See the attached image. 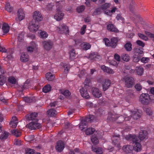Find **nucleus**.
I'll list each match as a JSON object with an SVG mask.
<instances>
[{
    "label": "nucleus",
    "mask_w": 154,
    "mask_h": 154,
    "mask_svg": "<svg viewBox=\"0 0 154 154\" xmlns=\"http://www.w3.org/2000/svg\"><path fill=\"white\" fill-rule=\"evenodd\" d=\"M33 18L35 21H32L29 23L28 29L31 32H35L38 30L39 27L38 22L42 21L43 17L39 12L35 11L33 13Z\"/></svg>",
    "instance_id": "1"
},
{
    "label": "nucleus",
    "mask_w": 154,
    "mask_h": 154,
    "mask_svg": "<svg viewBox=\"0 0 154 154\" xmlns=\"http://www.w3.org/2000/svg\"><path fill=\"white\" fill-rule=\"evenodd\" d=\"M125 139L127 140L134 143L133 146L134 150L137 152H139L141 150V145L138 142V137L136 135L129 134L125 136Z\"/></svg>",
    "instance_id": "2"
},
{
    "label": "nucleus",
    "mask_w": 154,
    "mask_h": 154,
    "mask_svg": "<svg viewBox=\"0 0 154 154\" xmlns=\"http://www.w3.org/2000/svg\"><path fill=\"white\" fill-rule=\"evenodd\" d=\"M62 1H60L56 2V4L57 13L54 16V18L57 21L62 20L64 16V14L62 12L61 10L62 8Z\"/></svg>",
    "instance_id": "3"
},
{
    "label": "nucleus",
    "mask_w": 154,
    "mask_h": 154,
    "mask_svg": "<svg viewBox=\"0 0 154 154\" xmlns=\"http://www.w3.org/2000/svg\"><path fill=\"white\" fill-rule=\"evenodd\" d=\"M131 118V117H125L124 118L122 116H119L117 115H115L111 112H109L108 113L107 120L108 121L113 122L115 121L116 119H119V120L120 121V122H121L122 121L124 120L125 121H129Z\"/></svg>",
    "instance_id": "4"
},
{
    "label": "nucleus",
    "mask_w": 154,
    "mask_h": 154,
    "mask_svg": "<svg viewBox=\"0 0 154 154\" xmlns=\"http://www.w3.org/2000/svg\"><path fill=\"white\" fill-rule=\"evenodd\" d=\"M94 118V116L93 115H90L89 116H87L85 118L82 119L81 123L79 125V128L82 130L84 129V126L87 125L88 123L91 122Z\"/></svg>",
    "instance_id": "5"
},
{
    "label": "nucleus",
    "mask_w": 154,
    "mask_h": 154,
    "mask_svg": "<svg viewBox=\"0 0 154 154\" xmlns=\"http://www.w3.org/2000/svg\"><path fill=\"white\" fill-rule=\"evenodd\" d=\"M150 99V96L148 94L143 93L140 97V101L141 103L143 104H148Z\"/></svg>",
    "instance_id": "6"
},
{
    "label": "nucleus",
    "mask_w": 154,
    "mask_h": 154,
    "mask_svg": "<svg viewBox=\"0 0 154 154\" xmlns=\"http://www.w3.org/2000/svg\"><path fill=\"white\" fill-rule=\"evenodd\" d=\"M124 80L125 85L128 88L132 87L135 83L134 79L132 77L130 76L125 77Z\"/></svg>",
    "instance_id": "7"
},
{
    "label": "nucleus",
    "mask_w": 154,
    "mask_h": 154,
    "mask_svg": "<svg viewBox=\"0 0 154 154\" xmlns=\"http://www.w3.org/2000/svg\"><path fill=\"white\" fill-rule=\"evenodd\" d=\"M27 126L31 130H35L40 128L41 127L40 124L36 122H32L27 125Z\"/></svg>",
    "instance_id": "8"
},
{
    "label": "nucleus",
    "mask_w": 154,
    "mask_h": 154,
    "mask_svg": "<svg viewBox=\"0 0 154 154\" xmlns=\"http://www.w3.org/2000/svg\"><path fill=\"white\" fill-rule=\"evenodd\" d=\"M59 30V32L60 33H65L66 34L69 32L68 27L66 25L63 23L60 24L57 27Z\"/></svg>",
    "instance_id": "9"
},
{
    "label": "nucleus",
    "mask_w": 154,
    "mask_h": 154,
    "mask_svg": "<svg viewBox=\"0 0 154 154\" xmlns=\"http://www.w3.org/2000/svg\"><path fill=\"white\" fill-rule=\"evenodd\" d=\"M91 92L95 97L99 98L102 96L101 92L98 88L93 87L91 89Z\"/></svg>",
    "instance_id": "10"
},
{
    "label": "nucleus",
    "mask_w": 154,
    "mask_h": 154,
    "mask_svg": "<svg viewBox=\"0 0 154 154\" xmlns=\"http://www.w3.org/2000/svg\"><path fill=\"white\" fill-rule=\"evenodd\" d=\"M57 151L59 152H62L64 148V144L63 142L61 140H59L57 143L55 147Z\"/></svg>",
    "instance_id": "11"
},
{
    "label": "nucleus",
    "mask_w": 154,
    "mask_h": 154,
    "mask_svg": "<svg viewBox=\"0 0 154 154\" xmlns=\"http://www.w3.org/2000/svg\"><path fill=\"white\" fill-rule=\"evenodd\" d=\"M86 88L87 87H85L82 88L80 89V92L82 97L86 99H88L90 97Z\"/></svg>",
    "instance_id": "12"
},
{
    "label": "nucleus",
    "mask_w": 154,
    "mask_h": 154,
    "mask_svg": "<svg viewBox=\"0 0 154 154\" xmlns=\"http://www.w3.org/2000/svg\"><path fill=\"white\" fill-rule=\"evenodd\" d=\"M138 137L140 140H146L148 138L147 132L145 130L140 131L139 133Z\"/></svg>",
    "instance_id": "13"
},
{
    "label": "nucleus",
    "mask_w": 154,
    "mask_h": 154,
    "mask_svg": "<svg viewBox=\"0 0 154 154\" xmlns=\"http://www.w3.org/2000/svg\"><path fill=\"white\" fill-rule=\"evenodd\" d=\"M43 45L45 49L47 50H50L52 47L53 43L50 41H44L43 42Z\"/></svg>",
    "instance_id": "14"
},
{
    "label": "nucleus",
    "mask_w": 154,
    "mask_h": 154,
    "mask_svg": "<svg viewBox=\"0 0 154 154\" xmlns=\"http://www.w3.org/2000/svg\"><path fill=\"white\" fill-rule=\"evenodd\" d=\"M111 81L109 79H106L103 82L102 85L103 90L104 91L106 90L110 85Z\"/></svg>",
    "instance_id": "15"
},
{
    "label": "nucleus",
    "mask_w": 154,
    "mask_h": 154,
    "mask_svg": "<svg viewBox=\"0 0 154 154\" xmlns=\"http://www.w3.org/2000/svg\"><path fill=\"white\" fill-rule=\"evenodd\" d=\"M18 17L15 19L17 21H18V20L19 21H20L24 18L25 14L22 9H20L18 10Z\"/></svg>",
    "instance_id": "16"
},
{
    "label": "nucleus",
    "mask_w": 154,
    "mask_h": 154,
    "mask_svg": "<svg viewBox=\"0 0 154 154\" xmlns=\"http://www.w3.org/2000/svg\"><path fill=\"white\" fill-rule=\"evenodd\" d=\"M120 135H114L112 138V143L116 146L118 147H119V140H120Z\"/></svg>",
    "instance_id": "17"
},
{
    "label": "nucleus",
    "mask_w": 154,
    "mask_h": 154,
    "mask_svg": "<svg viewBox=\"0 0 154 154\" xmlns=\"http://www.w3.org/2000/svg\"><path fill=\"white\" fill-rule=\"evenodd\" d=\"M107 29L109 31L117 32L119 30L114 25L112 24H109L107 26Z\"/></svg>",
    "instance_id": "18"
},
{
    "label": "nucleus",
    "mask_w": 154,
    "mask_h": 154,
    "mask_svg": "<svg viewBox=\"0 0 154 154\" xmlns=\"http://www.w3.org/2000/svg\"><path fill=\"white\" fill-rule=\"evenodd\" d=\"M101 68L104 72L111 74H113L114 73V71L112 69L106 67L104 65L101 66Z\"/></svg>",
    "instance_id": "19"
},
{
    "label": "nucleus",
    "mask_w": 154,
    "mask_h": 154,
    "mask_svg": "<svg viewBox=\"0 0 154 154\" xmlns=\"http://www.w3.org/2000/svg\"><path fill=\"white\" fill-rule=\"evenodd\" d=\"M89 58L91 60H97V59H100V55L97 54L96 53L92 52L91 53L89 56Z\"/></svg>",
    "instance_id": "20"
},
{
    "label": "nucleus",
    "mask_w": 154,
    "mask_h": 154,
    "mask_svg": "<svg viewBox=\"0 0 154 154\" xmlns=\"http://www.w3.org/2000/svg\"><path fill=\"white\" fill-rule=\"evenodd\" d=\"M118 40L117 38L113 37L110 40V46L113 48H115L117 45Z\"/></svg>",
    "instance_id": "21"
},
{
    "label": "nucleus",
    "mask_w": 154,
    "mask_h": 154,
    "mask_svg": "<svg viewBox=\"0 0 154 154\" xmlns=\"http://www.w3.org/2000/svg\"><path fill=\"white\" fill-rule=\"evenodd\" d=\"M141 114L138 111H131V117H132L134 119H137L140 118Z\"/></svg>",
    "instance_id": "22"
},
{
    "label": "nucleus",
    "mask_w": 154,
    "mask_h": 154,
    "mask_svg": "<svg viewBox=\"0 0 154 154\" xmlns=\"http://www.w3.org/2000/svg\"><path fill=\"white\" fill-rule=\"evenodd\" d=\"M81 47L82 49L84 50H87L91 47V45L89 43L83 42L81 44Z\"/></svg>",
    "instance_id": "23"
},
{
    "label": "nucleus",
    "mask_w": 154,
    "mask_h": 154,
    "mask_svg": "<svg viewBox=\"0 0 154 154\" xmlns=\"http://www.w3.org/2000/svg\"><path fill=\"white\" fill-rule=\"evenodd\" d=\"M10 134L6 131H5L2 132L0 136V140L2 141H4L7 139Z\"/></svg>",
    "instance_id": "24"
},
{
    "label": "nucleus",
    "mask_w": 154,
    "mask_h": 154,
    "mask_svg": "<svg viewBox=\"0 0 154 154\" xmlns=\"http://www.w3.org/2000/svg\"><path fill=\"white\" fill-rule=\"evenodd\" d=\"M20 60L23 62H25L28 61L29 60L28 55L26 53H22L21 54Z\"/></svg>",
    "instance_id": "25"
},
{
    "label": "nucleus",
    "mask_w": 154,
    "mask_h": 154,
    "mask_svg": "<svg viewBox=\"0 0 154 154\" xmlns=\"http://www.w3.org/2000/svg\"><path fill=\"white\" fill-rule=\"evenodd\" d=\"M38 115L36 112H32L28 115L27 119L29 120H35Z\"/></svg>",
    "instance_id": "26"
},
{
    "label": "nucleus",
    "mask_w": 154,
    "mask_h": 154,
    "mask_svg": "<svg viewBox=\"0 0 154 154\" xmlns=\"http://www.w3.org/2000/svg\"><path fill=\"white\" fill-rule=\"evenodd\" d=\"M47 114L49 116L52 117L56 116L57 112L55 110L51 109H48L47 111Z\"/></svg>",
    "instance_id": "27"
},
{
    "label": "nucleus",
    "mask_w": 154,
    "mask_h": 154,
    "mask_svg": "<svg viewBox=\"0 0 154 154\" xmlns=\"http://www.w3.org/2000/svg\"><path fill=\"white\" fill-rule=\"evenodd\" d=\"M28 83L29 82L27 81H26L25 82L23 85L20 86L18 89L19 92H22L24 89L28 88L29 87Z\"/></svg>",
    "instance_id": "28"
},
{
    "label": "nucleus",
    "mask_w": 154,
    "mask_h": 154,
    "mask_svg": "<svg viewBox=\"0 0 154 154\" xmlns=\"http://www.w3.org/2000/svg\"><path fill=\"white\" fill-rule=\"evenodd\" d=\"M133 148V147L130 145H125L123 146V149L126 153H130Z\"/></svg>",
    "instance_id": "29"
},
{
    "label": "nucleus",
    "mask_w": 154,
    "mask_h": 154,
    "mask_svg": "<svg viewBox=\"0 0 154 154\" xmlns=\"http://www.w3.org/2000/svg\"><path fill=\"white\" fill-rule=\"evenodd\" d=\"M92 150L95 152L97 154H102V149L101 148H96L95 146H93L92 147Z\"/></svg>",
    "instance_id": "30"
},
{
    "label": "nucleus",
    "mask_w": 154,
    "mask_h": 154,
    "mask_svg": "<svg viewBox=\"0 0 154 154\" xmlns=\"http://www.w3.org/2000/svg\"><path fill=\"white\" fill-rule=\"evenodd\" d=\"M10 27L6 23H4L2 26V29L3 32L5 33H7L9 31Z\"/></svg>",
    "instance_id": "31"
},
{
    "label": "nucleus",
    "mask_w": 154,
    "mask_h": 154,
    "mask_svg": "<svg viewBox=\"0 0 154 154\" xmlns=\"http://www.w3.org/2000/svg\"><path fill=\"white\" fill-rule=\"evenodd\" d=\"M135 70L138 75H141L143 72L144 69L141 66L136 67Z\"/></svg>",
    "instance_id": "32"
},
{
    "label": "nucleus",
    "mask_w": 154,
    "mask_h": 154,
    "mask_svg": "<svg viewBox=\"0 0 154 154\" xmlns=\"http://www.w3.org/2000/svg\"><path fill=\"white\" fill-rule=\"evenodd\" d=\"M132 44L130 42H127L124 45V47L127 51H130L132 50Z\"/></svg>",
    "instance_id": "33"
},
{
    "label": "nucleus",
    "mask_w": 154,
    "mask_h": 154,
    "mask_svg": "<svg viewBox=\"0 0 154 154\" xmlns=\"http://www.w3.org/2000/svg\"><path fill=\"white\" fill-rule=\"evenodd\" d=\"M51 89V87L50 85L48 84L44 86L42 89V91L45 93L48 92Z\"/></svg>",
    "instance_id": "34"
},
{
    "label": "nucleus",
    "mask_w": 154,
    "mask_h": 154,
    "mask_svg": "<svg viewBox=\"0 0 154 154\" xmlns=\"http://www.w3.org/2000/svg\"><path fill=\"white\" fill-rule=\"evenodd\" d=\"M54 75L51 72H48L46 74V78L49 81H52L54 79Z\"/></svg>",
    "instance_id": "35"
},
{
    "label": "nucleus",
    "mask_w": 154,
    "mask_h": 154,
    "mask_svg": "<svg viewBox=\"0 0 154 154\" xmlns=\"http://www.w3.org/2000/svg\"><path fill=\"white\" fill-rule=\"evenodd\" d=\"M5 9L8 12H11L12 11L13 8L11 6L9 3H6L5 6Z\"/></svg>",
    "instance_id": "36"
},
{
    "label": "nucleus",
    "mask_w": 154,
    "mask_h": 154,
    "mask_svg": "<svg viewBox=\"0 0 154 154\" xmlns=\"http://www.w3.org/2000/svg\"><path fill=\"white\" fill-rule=\"evenodd\" d=\"M12 134L16 137H19L21 135V132L19 131L17 129L13 130L11 131Z\"/></svg>",
    "instance_id": "37"
},
{
    "label": "nucleus",
    "mask_w": 154,
    "mask_h": 154,
    "mask_svg": "<svg viewBox=\"0 0 154 154\" xmlns=\"http://www.w3.org/2000/svg\"><path fill=\"white\" fill-rule=\"evenodd\" d=\"M95 131L94 128H89L87 129L85 131L86 134L87 135H89L93 134Z\"/></svg>",
    "instance_id": "38"
},
{
    "label": "nucleus",
    "mask_w": 154,
    "mask_h": 154,
    "mask_svg": "<svg viewBox=\"0 0 154 154\" xmlns=\"http://www.w3.org/2000/svg\"><path fill=\"white\" fill-rule=\"evenodd\" d=\"M122 59L124 61L127 62L129 61L130 57L127 54H123L121 56Z\"/></svg>",
    "instance_id": "39"
},
{
    "label": "nucleus",
    "mask_w": 154,
    "mask_h": 154,
    "mask_svg": "<svg viewBox=\"0 0 154 154\" xmlns=\"http://www.w3.org/2000/svg\"><path fill=\"white\" fill-rule=\"evenodd\" d=\"M75 53L74 49H72L69 53L70 58L71 60H73L75 57Z\"/></svg>",
    "instance_id": "40"
},
{
    "label": "nucleus",
    "mask_w": 154,
    "mask_h": 154,
    "mask_svg": "<svg viewBox=\"0 0 154 154\" xmlns=\"http://www.w3.org/2000/svg\"><path fill=\"white\" fill-rule=\"evenodd\" d=\"M6 81V78L3 75H0V85H3Z\"/></svg>",
    "instance_id": "41"
},
{
    "label": "nucleus",
    "mask_w": 154,
    "mask_h": 154,
    "mask_svg": "<svg viewBox=\"0 0 154 154\" xmlns=\"http://www.w3.org/2000/svg\"><path fill=\"white\" fill-rule=\"evenodd\" d=\"M91 140L92 142L94 144H96L98 143L99 140L96 136L93 135L91 138Z\"/></svg>",
    "instance_id": "42"
},
{
    "label": "nucleus",
    "mask_w": 154,
    "mask_h": 154,
    "mask_svg": "<svg viewBox=\"0 0 154 154\" xmlns=\"http://www.w3.org/2000/svg\"><path fill=\"white\" fill-rule=\"evenodd\" d=\"M24 100L26 102L28 103H32L35 102V100L34 97H25L24 99Z\"/></svg>",
    "instance_id": "43"
},
{
    "label": "nucleus",
    "mask_w": 154,
    "mask_h": 154,
    "mask_svg": "<svg viewBox=\"0 0 154 154\" xmlns=\"http://www.w3.org/2000/svg\"><path fill=\"white\" fill-rule=\"evenodd\" d=\"M85 9V6L82 5L76 8V11L79 13H81L83 12Z\"/></svg>",
    "instance_id": "44"
},
{
    "label": "nucleus",
    "mask_w": 154,
    "mask_h": 154,
    "mask_svg": "<svg viewBox=\"0 0 154 154\" xmlns=\"http://www.w3.org/2000/svg\"><path fill=\"white\" fill-rule=\"evenodd\" d=\"M110 6V4L109 3H105V4L101 5L100 6V8L102 10H105L109 8Z\"/></svg>",
    "instance_id": "45"
},
{
    "label": "nucleus",
    "mask_w": 154,
    "mask_h": 154,
    "mask_svg": "<svg viewBox=\"0 0 154 154\" xmlns=\"http://www.w3.org/2000/svg\"><path fill=\"white\" fill-rule=\"evenodd\" d=\"M17 121L13 120L11 121L9 123V125L11 127L13 128H16L17 125Z\"/></svg>",
    "instance_id": "46"
},
{
    "label": "nucleus",
    "mask_w": 154,
    "mask_h": 154,
    "mask_svg": "<svg viewBox=\"0 0 154 154\" xmlns=\"http://www.w3.org/2000/svg\"><path fill=\"white\" fill-rule=\"evenodd\" d=\"M26 154H34L35 151L32 149L27 148L25 150Z\"/></svg>",
    "instance_id": "47"
},
{
    "label": "nucleus",
    "mask_w": 154,
    "mask_h": 154,
    "mask_svg": "<svg viewBox=\"0 0 154 154\" xmlns=\"http://www.w3.org/2000/svg\"><path fill=\"white\" fill-rule=\"evenodd\" d=\"M140 59V56L134 55L133 57V61L134 62L137 63L138 62Z\"/></svg>",
    "instance_id": "48"
},
{
    "label": "nucleus",
    "mask_w": 154,
    "mask_h": 154,
    "mask_svg": "<svg viewBox=\"0 0 154 154\" xmlns=\"http://www.w3.org/2000/svg\"><path fill=\"white\" fill-rule=\"evenodd\" d=\"M8 82L12 84H14L16 82V79L13 77H10L8 79Z\"/></svg>",
    "instance_id": "49"
},
{
    "label": "nucleus",
    "mask_w": 154,
    "mask_h": 154,
    "mask_svg": "<svg viewBox=\"0 0 154 154\" xmlns=\"http://www.w3.org/2000/svg\"><path fill=\"white\" fill-rule=\"evenodd\" d=\"M103 41L104 42L105 45L107 46H110V42L109 39L107 38H104L103 39Z\"/></svg>",
    "instance_id": "50"
},
{
    "label": "nucleus",
    "mask_w": 154,
    "mask_h": 154,
    "mask_svg": "<svg viewBox=\"0 0 154 154\" xmlns=\"http://www.w3.org/2000/svg\"><path fill=\"white\" fill-rule=\"evenodd\" d=\"M138 36L142 39L145 41L148 40V38L147 37L143 34L141 33H138Z\"/></svg>",
    "instance_id": "51"
},
{
    "label": "nucleus",
    "mask_w": 154,
    "mask_h": 154,
    "mask_svg": "<svg viewBox=\"0 0 154 154\" xmlns=\"http://www.w3.org/2000/svg\"><path fill=\"white\" fill-rule=\"evenodd\" d=\"M41 38H46L48 36L47 33L44 31H41L40 33Z\"/></svg>",
    "instance_id": "52"
},
{
    "label": "nucleus",
    "mask_w": 154,
    "mask_h": 154,
    "mask_svg": "<svg viewBox=\"0 0 154 154\" xmlns=\"http://www.w3.org/2000/svg\"><path fill=\"white\" fill-rule=\"evenodd\" d=\"M90 79L88 78L86 79L85 80V81L84 82V84L85 85V86L86 87H87L89 85V84L90 83Z\"/></svg>",
    "instance_id": "53"
},
{
    "label": "nucleus",
    "mask_w": 154,
    "mask_h": 154,
    "mask_svg": "<svg viewBox=\"0 0 154 154\" xmlns=\"http://www.w3.org/2000/svg\"><path fill=\"white\" fill-rule=\"evenodd\" d=\"M145 33L146 35L149 36L150 38H154V34L152 33L146 31H145Z\"/></svg>",
    "instance_id": "54"
},
{
    "label": "nucleus",
    "mask_w": 154,
    "mask_h": 154,
    "mask_svg": "<svg viewBox=\"0 0 154 154\" xmlns=\"http://www.w3.org/2000/svg\"><path fill=\"white\" fill-rule=\"evenodd\" d=\"M143 48H137L135 49V52L137 53L140 54H142L143 53Z\"/></svg>",
    "instance_id": "55"
},
{
    "label": "nucleus",
    "mask_w": 154,
    "mask_h": 154,
    "mask_svg": "<svg viewBox=\"0 0 154 154\" xmlns=\"http://www.w3.org/2000/svg\"><path fill=\"white\" fill-rule=\"evenodd\" d=\"M137 44L139 46L143 47L145 46V44L142 41L140 40H137L136 41Z\"/></svg>",
    "instance_id": "56"
},
{
    "label": "nucleus",
    "mask_w": 154,
    "mask_h": 154,
    "mask_svg": "<svg viewBox=\"0 0 154 154\" xmlns=\"http://www.w3.org/2000/svg\"><path fill=\"white\" fill-rule=\"evenodd\" d=\"M86 28V25H83L81 29V35H84L85 33V29Z\"/></svg>",
    "instance_id": "57"
},
{
    "label": "nucleus",
    "mask_w": 154,
    "mask_h": 154,
    "mask_svg": "<svg viewBox=\"0 0 154 154\" xmlns=\"http://www.w3.org/2000/svg\"><path fill=\"white\" fill-rule=\"evenodd\" d=\"M24 34L23 33H19L17 37V38L19 41L21 42L23 40V38Z\"/></svg>",
    "instance_id": "58"
},
{
    "label": "nucleus",
    "mask_w": 154,
    "mask_h": 154,
    "mask_svg": "<svg viewBox=\"0 0 154 154\" xmlns=\"http://www.w3.org/2000/svg\"><path fill=\"white\" fill-rule=\"evenodd\" d=\"M85 74V70L84 69H83L81 71L79 75V76L80 78L82 77Z\"/></svg>",
    "instance_id": "59"
},
{
    "label": "nucleus",
    "mask_w": 154,
    "mask_h": 154,
    "mask_svg": "<svg viewBox=\"0 0 154 154\" xmlns=\"http://www.w3.org/2000/svg\"><path fill=\"white\" fill-rule=\"evenodd\" d=\"M149 60V58L148 57H143L141 59L140 61L142 63H146L148 62Z\"/></svg>",
    "instance_id": "60"
},
{
    "label": "nucleus",
    "mask_w": 154,
    "mask_h": 154,
    "mask_svg": "<svg viewBox=\"0 0 154 154\" xmlns=\"http://www.w3.org/2000/svg\"><path fill=\"white\" fill-rule=\"evenodd\" d=\"M62 94L65 96H69L71 94V93L68 90H65L63 92Z\"/></svg>",
    "instance_id": "61"
},
{
    "label": "nucleus",
    "mask_w": 154,
    "mask_h": 154,
    "mask_svg": "<svg viewBox=\"0 0 154 154\" xmlns=\"http://www.w3.org/2000/svg\"><path fill=\"white\" fill-rule=\"evenodd\" d=\"M101 9L100 7L96 9L94 12V14L95 15L100 14L101 12Z\"/></svg>",
    "instance_id": "62"
},
{
    "label": "nucleus",
    "mask_w": 154,
    "mask_h": 154,
    "mask_svg": "<svg viewBox=\"0 0 154 154\" xmlns=\"http://www.w3.org/2000/svg\"><path fill=\"white\" fill-rule=\"evenodd\" d=\"M135 88L137 91H140L142 89V87L140 84H137L135 86Z\"/></svg>",
    "instance_id": "63"
},
{
    "label": "nucleus",
    "mask_w": 154,
    "mask_h": 154,
    "mask_svg": "<svg viewBox=\"0 0 154 154\" xmlns=\"http://www.w3.org/2000/svg\"><path fill=\"white\" fill-rule=\"evenodd\" d=\"M114 59L118 61H120L121 60L120 56L117 54H115L114 56Z\"/></svg>",
    "instance_id": "64"
}]
</instances>
